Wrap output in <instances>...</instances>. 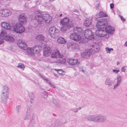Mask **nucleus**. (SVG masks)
I'll return each instance as SVG.
<instances>
[{
    "instance_id": "6e6552de",
    "label": "nucleus",
    "mask_w": 127,
    "mask_h": 127,
    "mask_svg": "<svg viewBox=\"0 0 127 127\" xmlns=\"http://www.w3.org/2000/svg\"><path fill=\"white\" fill-rule=\"evenodd\" d=\"M107 22L105 19H100L98 20L96 24V27L99 29H104L106 26Z\"/></svg>"
},
{
    "instance_id": "f03ea898",
    "label": "nucleus",
    "mask_w": 127,
    "mask_h": 127,
    "mask_svg": "<svg viewBox=\"0 0 127 127\" xmlns=\"http://www.w3.org/2000/svg\"><path fill=\"white\" fill-rule=\"evenodd\" d=\"M35 19L39 24H43L44 23L49 24L51 21L52 18L49 14H42L40 12H36L35 16Z\"/></svg>"
},
{
    "instance_id": "39448f33",
    "label": "nucleus",
    "mask_w": 127,
    "mask_h": 127,
    "mask_svg": "<svg viewBox=\"0 0 127 127\" xmlns=\"http://www.w3.org/2000/svg\"><path fill=\"white\" fill-rule=\"evenodd\" d=\"M9 89L6 85L3 86L1 94V99L3 103H5L8 97Z\"/></svg>"
},
{
    "instance_id": "72a5a7b5",
    "label": "nucleus",
    "mask_w": 127,
    "mask_h": 127,
    "mask_svg": "<svg viewBox=\"0 0 127 127\" xmlns=\"http://www.w3.org/2000/svg\"><path fill=\"white\" fill-rule=\"evenodd\" d=\"M42 97L44 98H46L48 97V93L46 91L42 90L41 93Z\"/></svg>"
},
{
    "instance_id": "20e7f679",
    "label": "nucleus",
    "mask_w": 127,
    "mask_h": 127,
    "mask_svg": "<svg viewBox=\"0 0 127 127\" xmlns=\"http://www.w3.org/2000/svg\"><path fill=\"white\" fill-rule=\"evenodd\" d=\"M60 24L62 26L61 29V30L63 32H65L66 31L67 29L72 27L73 25L72 24H69V19L67 17L61 20Z\"/></svg>"
},
{
    "instance_id": "473e14b6",
    "label": "nucleus",
    "mask_w": 127,
    "mask_h": 127,
    "mask_svg": "<svg viewBox=\"0 0 127 127\" xmlns=\"http://www.w3.org/2000/svg\"><path fill=\"white\" fill-rule=\"evenodd\" d=\"M122 77L120 75H118L116 78V83L120 84L122 81Z\"/></svg>"
},
{
    "instance_id": "5701e85b",
    "label": "nucleus",
    "mask_w": 127,
    "mask_h": 127,
    "mask_svg": "<svg viewBox=\"0 0 127 127\" xmlns=\"http://www.w3.org/2000/svg\"><path fill=\"white\" fill-rule=\"evenodd\" d=\"M92 20V17L87 18L84 22V25L87 27L89 26L91 24Z\"/></svg>"
},
{
    "instance_id": "f8f14e48",
    "label": "nucleus",
    "mask_w": 127,
    "mask_h": 127,
    "mask_svg": "<svg viewBox=\"0 0 127 127\" xmlns=\"http://www.w3.org/2000/svg\"><path fill=\"white\" fill-rule=\"evenodd\" d=\"M51 56L53 58H63L64 57L63 55L60 53L59 50L57 49L53 51L51 55Z\"/></svg>"
},
{
    "instance_id": "1a4fd4ad",
    "label": "nucleus",
    "mask_w": 127,
    "mask_h": 127,
    "mask_svg": "<svg viewBox=\"0 0 127 127\" xmlns=\"http://www.w3.org/2000/svg\"><path fill=\"white\" fill-rule=\"evenodd\" d=\"M35 117V115L32 113V110L30 108H28L24 120H32L34 119Z\"/></svg>"
},
{
    "instance_id": "bf43d9fd",
    "label": "nucleus",
    "mask_w": 127,
    "mask_h": 127,
    "mask_svg": "<svg viewBox=\"0 0 127 127\" xmlns=\"http://www.w3.org/2000/svg\"><path fill=\"white\" fill-rule=\"evenodd\" d=\"M126 96H127V94L126 95Z\"/></svg>"
},
{
    "instance_id": "3c124183",
    "label": "nucleus",
    "mask_w": 127,
    "mask_h": 127,
    "mask_svg": "<svg viewBox=\"0 0 127 127\" xmlns=\"http://www.w3.org/2000/svg\"><path fill=\"white\" fill-rule=\"evenodd\" d=\"M124 45L125 46H127V41L125 43Z\"/></svg>"
},
{
    "instance_id": "a19ab883",
    "label": "nucleus",
    "mask_w": 127,
    "mask_h": 127,
    "mask_svg": "<svg viewBox=\"0 0 127 127\" xmlns=\"http://www.w3.org/2000/svg\"><path fill=\"white\" fill-rule=\"evenodd\" d=\"M21 108V107L20 105L17 106L16 107V111L18 113H19Z\"/></svg>"
},
{
    "instance_id": "6e6d98bb",
    "label": "nucleus",
    "mask_w": 127,
    "mask_h": 127,
    "mask_svg": "<svg viewBox=\"0 0 127 127\" xmlns=\"http://www.w3.org/2000/svg\"><path fill=\"white\" fill-rule=\"evenodd\" d=\"M54 70H55L56 71H58V70L59 69H54Z\"/></svg>"
},
{
    "instance_id": "423d86ee",
    "label": "nucleus",
    "mask_w": 127,
    "mask_h": 127,
    "mask_svg": "<svg viewBox=\"0 0 127 127\" xmlns=\"http://www.w3.org/2000/svg\"><path fill=\"white\" fill-rule=\"evenodd\" d=\"M60 31L55 26L50 27L49 30L48 34L52 38H55L57 36Z\"/></svg>"
},
{
    "instance_id": "ea45409f",
    "label": "nucleus",
    "mask_w": 127,
    "mask_h": 127,
    "mask_svg": "<svg viewBox=\"0 0 127 127\" xmlns=\"http://www.w3.org/2000/svg\"><path fill=\"white\" fill-rule=\"evenodd\" d=\"M58 73L62 75H64L65 74L64 72L61 69L58 70Z\"/></svg>"
},
{
    "instance_id": "09e8293b",
    "label": "nucleus",
    "mask_w": 127,
    "mask_h": 127,
    "mask_svg": "<svg viewBox=\"0 0 127 127\" xmlns=\"http://www.w3.org/2000/svg\"><path fill=\"white\" fill-rule=\"evenodd\" d=\"M40 3V0H38L36 2V4L39 5Z\"/></svg>"
},
{
    "instance_id": "37998d69",
    "label": "nucleus",
    "mask_w": 127,
    "mask_h": 127,
    "mask_svg": "<svg viewBox=\"0 0 127 127\" xmlns=\"http://www.w3.org/2000/svg\"><path fill=\"white\" fill-rule=\"evenodd\" d=\"M120 84L116 83V84H115L114 86L113 89H115L119 86Z\"/></svg>"
},
{
    "instance_id": "4468645a",
    "label": "nucleus",
    "mask_w": 127,
    "mask_h": 127,
    "mask_svg": "<svg viewBox=\"0 0 127 127\" xmlns=\"http://www.w3.org/2000/svg\"><path fill=\"white\" fill-rule=\"evenodd\" d=\"M95 122L98 123H104L106 120L105 116L99 115H96Z\"/></svg>"
},
{
    "instance_id": "c03bdc74",
    "label": "nucleus",
    "mask_w": 127,
    "mask_h": 127,
    "mask_svg": "<svg viewBox=\"0 0 127 127\" xmlns=\"http://www.w3.org/2000/svg\"><path fill=\"white\" fill-rule=\"evenodd\" d=\"M113 72L114 73L117 74L120 71L119 70H116L115 69L112 70Z\"/></svg>"
},
{
    "instance_id": "0eeeda50",
    "label": "nucleus",
    "mask_w": 127,
    "mask_h": 127,
    "mask_svg": "<svg viewBox=\"0 0 127 127\" xmlns=\"http://www.w3.org/2000/svg\"><path fill=\"white\" fill-rule=\"evenodd\" d=\"M95 34L98 36L102 37L106 39L109 37L108 34L103 29H99L96 30Z\"/></svg>"
},
{
    "instance_id": "f704fd0d",
    "label": "nucleus",
    "mask_w": 127,
    "mask_h": 127,
    "mask_svg": "<svg viewBox=\"0 0 127 127\" xmlns=\"http://www.w3.org/2000/svg\"><path fill=\"white\" fill-rule=\"evenodd\" d=\"M29 96L31 98V103H32L33 101V100L35 97L34 94L32 93H30L29 94Z\"/></svg>"
},
{
    "instance_id": "4c0bfd02",
    "label": "nucleus",
    "mask_w": 127,
    "mask_h": 127,
    "mask_svg": "<svg viewBox=\"0 0 127 127\" xmlns=\"http://www.w3.org/2000/svg\"><path fill=\"white\" fill-rule=\"evenodd\" d=\"M81 108V107H79L78 108H72L71 109V110L74 112L76 113L79 110H80Z\"/></svg>"
},
{
    "instance_id": "864d4df0",
    "label": "nucleus",
    "mask_w": 127,
    "mask_h": 127,
    "mask_svg": "<svg viewBox=\"0 0 127 127\" xmlns=\"http://www.w3.org/2000/svg\"><path fill=\"white\" fill-rule=\"evenodd\" d=\"M99 4H98L96 5V6L97 7H98L99 6Z\"/></svg>"
},
{
    "instance_id": "393cba45",
    "label": "nucleus",
    "mask_w": 127,
    "mask_h": 127,
    "mask_svg": "<svg viewBox=\"0 0 127 127\" xmlns=\"http://www.w3.org/2000/svg\"><path fill=\"white\" fill-rule=\"evenodd\" d=\"M57 42L59 44H64L66 42V40L62 37H59L57 39Z\"/></svg>"
},
{
    "instance_id": "603ef678",
    "label": "nucleus",
    "mask_w": 127,
    "mask_h": 127,
    "mask_svg": "<svg viewBox=\"0 0 127 127\" xmlns=\"http://www.w3.org/2000/svg\"><path fill=\"white\" fill-rule=\"evenodd\" d=\"M47 2H45L44 3V4H43V5H44V6H45V4L47 3Z\"/></svg>"
},
{
    "instance_id": "9b49d317",
    "label": "nucleus",
    "mask_w": 127,
    "mask_h": 127,
    "mask_svg": "<svg viewBox=\"0 0 127 127\" xmlns=\"http://www.w3.org/2000/svg\"><path fill=\"white\" fill-rule=\"evenodd\" d=\"M12 12L9 10L6 9L0 10V17H7L10 15Z\"/></svg>"
},
{
    "instance_id": "9d476101",
    "label": "nucleus",
    "mask_w": 127,
    "mask_h": 127,
    "mask_svg": "<svg viewBox=\"0 0 127 127\" xmlns=\"http://www.w3.org/2000/svg\"><path fill=\"white\" fill-rule=\"evenodd\" d=\"M84 35L85 36L87 39H93L94 36V33L90 29L86 30L83 33V35Z\"/></svg>"
},
{
    "instance_id": "5fc2aeb1",
    "label": "nucleus",
    "mask_w": 127,
    "mask_h": 127,
    "mask_svg": "<svg viewBox=\"0 0 127 127\" xmlns=\"http://www.w3.org/2000/svg\"><path fill=\"white\" fill-rule=\"evenodd\" d=\"M119 63H120L119 62H118L117 64V65H118L119 64Z\"/></svg>"
},
{
    "instance_id": "8fccbe9b",
    "label": "nucleus",
    "mask_w": 127,
    "mask_h": 127,
    "mask_svg": "<svg viewBox=\"0 0 127 127\" xmlns=\"http://www.w3.org/2000/svg\"><path fill=\"white\" fill-rule=\"evenodd\" d=\"M121 18V19L122 20H123L124 21H125V20L123 18V17L122 16H120Z\"/></svg>"
},
{
    "instance_id": "f3484780",
    "label": "nucleus",
    "mask_w": 127,
    "mask_h": 127,
    "mask_svg": "<svg viewBox=\"0 0 127 127\" xmlns=\"http://www.w3.org/2000/svg\"><path fill=\"white\" fill-rule=\"evenodd\" d=\"M68 64L71 65H77L79 63L78 59L73 58L69 59L67 60Z\"/></svg>"
},
{
    "instance_id": "c85d7f7f",
    "label": "nucleus",
    "mask_w": 127,
    "mask_h": 127,
    "mask_svg": "<svg viewBox=\"0 0 127 127\" xmlns=\"http://www.w3.org/2000/svg\"><path fill=\"white\" fill-rule=\"evenodd\" d=\"M4 40L6 41L13 42L15 40V39L12 36L7 35L4 38Z\"/></svg>"
},
{
    "instance_id": "a211bd4d",
    "label": "nucleus",
    "mask_w": 127,
    "mask_h": 127,
    "mask_svg": "<svg viewBox=\"0 0 127 127\" xmlns=\"http://www.w3.org/2000/svg\"><path fill=\"white\" fill-rule=\"evenodd\" d=\"M51 52L52 50L51 48L45 47L43 50V55L45 57H48L50 55Z\"/></svg>"
},
{
    "instance_id": "dca6fc26",
    "label": "nucleus",
    "mask_w": 127,
    "mask_h": 127,
    "mask_svg": "<svg viewBox=\"0 0 127 127\" xmlns=\"http://www.w3.org/2000/svg\"><path fill=\"white\" fill-rule=\"evenodd\" d=\"M100 46L98 45L94 44L90 47L89 49L92 52L94 53L97 52L99 50Z\"/></svg>"
},
{
    "instance_id": "f257e3e1",
    "label": "nucleus",
    "mask_w": 127,
    "mask_h": 127,
    "mask_svg": "<svg viewBox=\"0 0 127 127\" xmlns=\"http://www.w3.org/2000/svg\"><path fill=\"white\" fill-rule=\"evenodd\" d=\"M1 26L5 29L10 30L19 34L24 32L25 30V27L19 22L15 24L3 22L1 23Z\"/></svg>"
},
{
    "instance_id": "bb28decb",
    "label": "nucleus",
    "mask_w": 127,
    "mask_h": 127,
    "mask_svg": "<svg viewBox=\"0 0 127 127\" xmlns=\"http://www.w3.org/2000/svg\"><path fill=\"white\" fill-rule=\"evenodd\" d=\"M96 115H88L86 116V119L89 121L95 122Z\"/></svg>"
},
{
    "instance_id": "2f4dec72",
    "label": "nucleus",
    "mask_w": 127,
    "mask_h": 127,
    "mask_svg": "<svg viewBox=\"0 0 127 127\" xmlns=\"http://www.w3.org/2000/svg\"><path fill=\"white\" fill-rule=\"evenodd\" d=\"M27 53L29 55H33L34 52L32 48H27Z\"/></svg>"
},
{
    "instance_id": "7c9ffc66",
    "label": "nucleus",
    "mask_w": 127,
    "mask_h": 127,
    "mask_svg": "<svg viewBox=\"0 0 127 127\" xmlns=\"http://www.w3.org/2000/svg\"><path fill=\"white\" fill-rule=\"evenodd\" d=\"M41 77L43 80L46 81V82L48 83L51 87L53 88H56L55 85L54 84L51 83L50 82V81L49 80L47 79H46L41 76Z\"/></svg>"
},
{
    "instance_id": "2eb2a0df",
    "label": "nucleus",
    "mask_w": 127,
    "mask_h": 127,
    "mask_svg": "<svg viewBox=\"0 0 127 127\" xmlns=\"http://www.w3.org/2000/svg\"><path fill=\"white\" fill-rule=\"evenodd\" d=\"M18 20L22 24H24L26 23L27 21V18L25 16L24 13L20 14L18 17Z\"/></svg>"
},
{
    "instance_id": "cd10ccee",
    "label": "nucleus",
    "mask_w": 127,
    "mask_h": 127,
    "mask_svg": "<svg viewBox=\"0 0 127 127\" xmlns=\"http://www.w3.org/2000/svg\"><path fill=\"white\" fill-rule=\"evenodd\" d=\"M105 83L106 85L109 87H110L113 85V82L110 79L108 78L105 81Z\"/></svg>"
},
{
    "instance_id": "49530a36",
    "label": "nucleus",
    "mask_w": 127,
    "mask_h": 127,
    "mask_svg": "<svg viewBox=\"0 0 127 127\" xmlns=\"http://www.w3.org/2000/svg\"><path fill=\"white\" fill-rule=\"evenodd\" d=\"M80 70V71H82V72L84 73L85 72V71L84 70V68H82V67H80L79 68Z\"/></svg>"
},
{
    "instance_id": "13d9d810",
    "label": "nucleus",
    "mask_w": 127,
    "mask_h": 127,
    "mask_svg": "<svg viewBox=\"0 0 127 127\" xmlns=\"http://www.w3.org/2000/svg\"><path fill=\"white\" fill-rule=\"evenodd\" d=\"M60 16H62V14H60Z\"/></svg>"
},
{
    "instance_id": "b1692460",
    "label": "nucleus",
    "mask_w": 127,
    "mask_h": 127,
    "mask_svg": "<svg viewBox=\"0 0 127 127\" xmlns=\"http://www.w3.org/2000/svg\"><path fill=\"white\" fill-rule=\"evenodd\" d=\"M34 53H37L40 52L42 50V47L38 45H36L32 47Z\"/></svg>"
},
{
    "instance_id": "ddd939ff",
    "label": "nucleus",
    "mask_w": 127,
    "mask_h": 127,
    "mask_svg": "<svg viewBox=\"0 0 127 127\" xmlns=\"http://www.w3.org/2000/svg\"><path fill=\"white\" fill-rule=\"evenodd\" d=\"M67 48L70 51H76L79 50V47L78 44L71 43L67 44Z\"/></svg>"
},
{
    "instance_id": "79ce46f5",
    "label": "nucleus",
    "mask_w": 127,
    "mask_h": 127,
    "mask_svg": "<svg viewBox=\"0 0 127 127\" xmlns=\"http://www.w3.org/2000/svg\"><path fill=\"white\" fill-rule=\"evenodd\" d=\"M54 103L56 105H58L59 104L58 101L55 99H53Z\"/></svg>"
},
{
    "instance_id": "7ed1b4c3",
    "label": "nucleus",
    "mask_w": 127,
    "mask_h": 127,
    "mask_svg": "<svg viewBox=\"0 0 127 127\" xmlns=\"http://www.w3.org/2000/svg\"><path fill=\"white\" fill-rule=\"evenodd\" d=\"M73 32L70 35V38L76 41H81L83 42V31L82 29L79 27H75L73 30Z\"/></svg>"
},
{
    "instance_id": "58836bf2",
    "label": "nucleus",
    "mask_w": 127,
    "mask_h": 127,
    "mask_svg": "<svg viewBox=\"0 0 127 127\" xmlns=\"http://www.w3.org/2000/svg\"><path fill=\"white\" fill-rule=\"evenodd\" d=\"M105 49L107 53H111V51L113 50L112 48H109L107 47Z\"/></svg>"
},
{
    "instance_id": "a878e982",
    "label": "nucleus",
    "mask_w": 127,
    "mask_h": 127,
    "mask_svg": "<svg viewBox=\"0 0 127 127\" xmlns=\"http://www.w3.org/2000/svg\"><path fill=\"white\" fill-rule=\"evenodd\" d=\"M36 39L38 41H44L45 38L44 36L42 34L37 35L36 37Z\"/></svg>"
},
{
    "instance_id": "de8ad7c7",
    "label": "nucleus",
    "mask_w": 127,
    "mask_h": 127,
    "mask_svg": "<svg viewBox=\"0 0 127 127\" xmlns=\"http://www.w3.org/2000/svg\"><path fill=\"white\" fill-rule=\"evenodd\" d=\"M114 6V5L113 3H111L110 4V7L111 9H112Z\"/></svg>"
},
{
    "instance_id": "c9c22d12",
    "label": "nucleus",
    "mask_w": 127,
    "mask_h": 127,
    "mask_svg": "<svg viewBox=\"0 0 127 127\" xmlns=\"http://www.w3.org/2000/svg\"><path fill=\"white\" fill-rule=\"evenodd\" d=\"M17 67L19 68L22 69L23 70L25 66L23 64L19 63Z\"/></svg>"
},
{
    "instance_id": "4d7b16f0",
    "label": "nucleus",
    "mask_w": 127,
    "mask_h": 127,
    "mask_svg": "<svg viewBox=\"0 0 127 127\" xmlns=\"http://www.w3.org/2000/svg\"><path fill=\"white\" fill-rule=\"evenodd\" d=\"M25 7H27H27H28V6L27 5H25Z\"/></svg>"
},
{
    "instance_id": "a18cd8bd",
    "label": "nucleus",
    "mask_w": 127,
    "mask_h": 127,
    "mask_svg": "<svg viewBox=\"0 0 127 127\" xmlns=\"http://www.w3.org/2000/svg\"><path fill=\"white\" fill-rule=\"evenodd\" d=\"M126 67L127 66H126L122 67L121 68V71L122 72H124L125 71Z\"/></svg>"
},
{
    "instance_id": "4be33fe9",
    "label": "nucleus",
    "mask_w": 127,
    "mask_h": 127,
    "mask_svg": "<svg viewBox=\"0 0 127 127\" xmlns=\"http://www.w3.org/2000/svg\"><path fill=\"white\" fill-rule=\"evenodd\" d=\"M91 54V52L88 50L85 51L81 54L82 57L85 58H87L90 57Z\"/></svg>"
},
{
    "instance_id": "412c9836",
    "label": "nucleus",
    "mask_w": 127,
    "mask_h": 127,
    "mask_svg": "<svg viewBox=\"0 0 127 127\" xmlns=\"http://www.w3.org/2000/svg\"><path fill=\"white\" fill-rule=\"evenodd\" d=\"M18 45L21 49L26 50L27 48V45L26 43L23 41H21L18 43Z\"/></svg>"
},
{
    "instance_id": "e433bc0d",
    "label": "nucleus",
    "mask_w": 127,
    "mask_h": 127,
    "mask_svg": "<svg viewBox=\"0 0 127 127\" xmlns=\"http://www.w3.org/2000/svg\"><path fill=\"white\" fill-rule=\"evenodd\" d=\"M100 17H106L107 16V14L103 12H100L99 14Z\"/></svg>"
},
{
    "instance_id": "6ab92c4d",
    "label": "nucleus",
    "mask_w": 127,
    "mask_h": 127,
    "mask_svg": "<svg viewBox=\"0 0 127 127\" xmlns=\"http://www.w3.org/2000/svg\"><path fill=\"white\" fill-rule=\"evenodd\" d=\"M104 30H105L107 33H113L114 31V29L110 26H106L104 27Z\"/></svg>"
},
{
    "instance_id": "aec40b11",
    "label": "nucleus",
    "mask_w": 127,
    "mask_h": 127,
    "mask_svg": "<svg viewBox=\"0 0 127 127\" xmlns=\"http://www.w3.org/2000/svg\"><path fill=\"white\" fill-rule=\"evenodd\" d=\"M7 32L6 31L3 30L1 32L0 34V44H2L3 42V40L4 38L7 36Z\"/></svg>"
},
{
    "instance_id": "c756f323",
    "label": "nucleus",
    "mask_w": 127,
    "mask_h": 127,
    "mask_svg": "<svg viewBox=\"0 0 127 127\" xmlns=\"http://www.w3.org/2000/svg\"><path fill=\"white\" fill-rule=\"evenodd\" d=\"M60 58V59L57 61V63L60 64H63L66 63V60L64 57L63 58Z\"/></svg>"
}]
</instances>
